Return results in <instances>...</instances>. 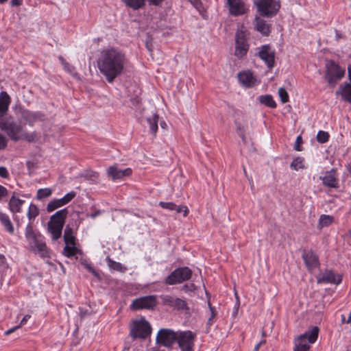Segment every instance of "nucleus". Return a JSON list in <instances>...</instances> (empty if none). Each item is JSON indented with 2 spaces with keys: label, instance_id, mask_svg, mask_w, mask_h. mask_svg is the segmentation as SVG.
<instances>
[{
  "label": "nucleus",
  "instance_id": "nucleus-37",
  "mask_svg": "<svg viewBox=\"0 0 351 351\" xmlns=\"http://www.w3.org/2000/svg\"><path fill=\"white\" fill-rule=\"evenodd\" d=\"M304 159L302 157H297L291 163V168L295 171H298L304 168Z\"/></svg>",
  "mask_w": 351,
  "mask_h": 351
},
{
  "label": "nucleus",
  "instance_id": "nucleus-54",
  "mask_svg": "<svg viewBox=\"0 0 351 351\" xmlns=\"http://www.w3.org/2000/svg\"><path fill=\"white\" fill-rule=\"evenodd\" d=\"M101 210H98L97 211H95V213H91V214H88L87 216L92 218V219H94L97 216L101 214Z\"/></svg>",
  "mask_w": 351,
  "mask_h": 351
},
{
  "label": "nucleus",
  "instance_id": "nucleus-49",
  "mask_svg": "<svg viewBox=\"0 0 351 351\" xmlns=\"http://www.w3.org/2000/svg\"><path fill=\"white\" fill-rule=\"evenodd\" d=\"M84 266L88 271H89L90 273H92L94 276H98L97 272L96 271V270L93 268V267L91 265L88 264V263H84Z\"/></svg>",
  "mask_w": 351,
  "mask_h": 351
},
{
  "label": "nucleus",
  "instance_id": "nucleus-47",
  "mask_svg": "<svg viewBox=\"0 0 351 351\" xmlns=\"http://www.w3.org/2000/svg\"><path fill=\"white\" fill-rule=\"evenodd\" d=\"M8 140L7 138L0 133V151L4 149L7 147Z\"/></svg>",
  "mask_w": 351,
  "mask_h": 351
},
{
  "label": "nucleus",
  "instance_id": "nucleus-51",
  "mask_svg": "<svg viewBox=\"0 0 351 351\" xmlns=\"http://www.w3.org/2000/svg\"><path fill=\"white\" fill-rule=\"evenodd\" d=\"M8 194V190L5 187L0 185V200L2 197L6 196Z\"/></svg>",
  "mask_w": 351,
  "mask_h": 351
},
{
  "label": "nucleus",
  "instance_id": "nucleus-39",
  "mask_svg": "<svg viewBox=\"0 0 351 351\" xmlns=\"http://www.w3.org/2000/svg\"><path fill=\"white\" fill-rule=\"evenodd\" d=\"M52 191L49 188L40 189L37 191L36 198L43 199L51 195Z\"/></svg>",
  "mask_w": 351,
  "mask_h": 351
},
{
  "label": "nucleus",
  "instance_id": "nucleus-18",
  "mask_svg": "<svg viewBox=\"0 0 351 351\" xmlns=\"http://www.w3.org/2000/svg\"><path fill=\"white\" fill-rule=\"evenodd\" d=\"M164 305L169 306L178 310L188 309L187 304L185 300L176 298L171 295H163L161 297Z\"/></svg>",
  "mask_w": 351,
  "mask_h": 351
},
{
  "label": "nucleus",
  "instance_id": "nucleus-12",
  "mask_svg": "<svg viewBox=\"0 0 351 351\" xmlns=\"http://www.w3.org/2000/svg\"><path fill=\"white\" fill-rule=\"evenodd\" d=\"M157 305L156 296L147 295L141 297L133 300L130 304V308L132 310L140 309H154Z\"/></svg>",
  "mask_w": 351,
  "mask_h": 351
},
{
  "label": "nucleus",
  "instance_id": "nucleus-59",
  "mask_svg": "<svg viewBox=\"0 0 351 351\" xmlns=\"http://www.w3.org/2000/svg\"><path fill=\"white\" fill-rule=\"evenodd\" d=\"M58 200V202H59L60 206H63L64 205H66V204L65 203V202L64 201V199L62 198H60V199H56Z\"/></svg>",
  "mask_w": 351,
  "mask_h": 351
},
{
  "label": "nucleus",
  "instance_id": "nucleus-6",
  "mask_svg": "<svg viewBox=\"0 0 351 351\" xmlns=\"http://www.w3.org/2000/svg\"><path fill=\"white\" fill-rule=\"evenodd\" d=\"M254 4L259 14L263 16H275L280 8V0H254Z\"/></svg>",
  "mask_w": 351,
  "mask_h": 351
},
{
  "label": "nucleus",
  "instance_id": "nucleus-61",
  "mask_svg": "<svg viewBox=\"0 0 351 351\" xmlns=\"http://www.w3.org/2000/svg\"><path fill=\"white\" fill-rule=\"evenodd\" d=\"M341 324L346 323V317L344 315H341Z\"/></svg>",
  "mask_w": 351,
  "mask_h": 351
},
{
  "label": "nucleus",
  "instance_id": "nucleus-19",
  "mask_svg": "<svg viewBox=\"0 0 351 351\" xmlns=\"http://www.w3.org/2000/svg\"><path fill=\"white\" fill-rule=\"evenodd\" d=\"M132 169L130 168H126L124 169L119 168L117 165H114L109 167L107 170V176L112 180L121 179L125 176H129L132 174Z\"/></svg>",
  "mask_w": 351,
  "mask_h": 351
},
{
  "label": "nucleus",
  "instance_id": "nucleus-20",
  "mask_svg": "<svg viewBox=\"0 0 351 351\" xmlns=\"http://www.w3.org/2000/svg\"><path fill=\"white\" fill-rule=\"evenodd\" d=\"M302 258L308 269L310 271L313 270L319 265L317 256L312 250H304Z\"/></svg>",
  "mask_w": 351,
  "mask_h": 351
},
{
  "label": "nucleus",
  "instance_id": "nucleus-21",
  "mask_svg": "<svg viewBox=\"0 0 351 351\" xmlns=\"http://www.w3.org/2000/svg\"><path fill=\"white\" fill-rule=\"evenodd\" d=\"M239 82L245 87L250 88L254 86L257 80L250 71H244L238 74Z\"/></svg>",
  "mask_w": 351,
  "mask_h": 351
},
{
  "label": "nucleus",
  "instance_id": "nucleus-4",
  "mask_svg": "<svg viewBox=\"0 0 351 351\" xmlns=\"http://www.w3.org/2000/svg\"><path fill=\"white\" fill-rule=\"evenodd\" d=\"M318 333L319 328L315 326L300 335L295 343L293 351H308L310 348L309 344L316 341Z\"/></svg>",
  "mask_w": 351,
  "mask_h": 351
},
{
  "label": "nucleus",
  "instance_id": "nucleus-58",
  "mask_svg": "<svg viewBox=\"0 0 351 351\" xmlns=\"http://www.w3.org/2000/svg\"><path fill=\"white\" fill-rule=\"evenodd\" d=\"M189 1H190L191 2V3H192L194 6H195L196 8H197V6H198L199 5H200V2H199V0H189Z\"/></svg>",
  "mask_w": 351,
  "mask_h": 351
},
{
  "label": "nucleus",
  "instance_id": "nucleus-24",
  "mask_svg": "<svg viewBox=\"0 0 351 351\" xmlns=\"http://www.w3.org/2000/svg\"><path fill=\"white\" fill-rule=\"evenodd\" d=\"M336 95H340L343 101L351 104V84L346 83L341 85L336 91Z\"/></svg>",
  "mask_w": 351,
  "mask_h": 351
},
{
  "label": "nucleus",
  "instance_id": "nucleus-22",
  "mask_svg": "<svg viewBox=\"0 0 351 351\" xmlns=\"http://www.w3.org/2000/svg\"><path fill=\"white\" fill-rule=\"evenodd\" d=\"M22 118L29 125L32 126L36 122L43 121L45 115L40 112L24 110L22 112Z\"/></svg>",
  "mask_w": 351,
  "mask_h": 351
},
{
  "label": "nucleus",
  "instance_id": "nucleus-33",
  "mask_svg": "<svg viewBox=\"0 0 351 351\" xmlns=\"http://www.w3.org/2000/svg\"><path fill=\"white\" fill-rule=\"evenodd\" d=\"M108 265L110 269H113L114 271H120L124 273L127 270V267L123 265L121 263L119 262H116L110 258L106 259Z\"/></svg>",
  "mask_w": 351,
  "mask_h": 351
},
{
  "label": "nucleus",
  "instance_id": "nucleus-1",
  "mask_svg": "<svg viewBox=\"0 0 351 351\" xmlns=\"http://www.w3.org/2000/svg\"><path fill=\"white\" fill-rule=\"evenodd\" d=\"M97 67L108 83L123 74L128 60L126 55L120 49L110 47L103 49L97 59Z\"/></svg>",
  "mask_w": 351,
  "mask_h": 351
},
{
  "label": "nucleus",
  "instance_id": "nucleus-50",
  "mask_svg": "<svg viewBox=\"0 0 351 351\" xmlns=\"http://www.w3.org/2000/svg\"><path fill=\"white\" fill-rule=\"evenodd\" d=\"M9 176L8 169L5 167H0V177L7 178Z\"/></svg>",
  "mask_w": 351,
  "mask_h": 351
},
{
  "label": "nucleus",
  "instance_id": "nucleus-46",
  "mask_svg": "<svg viewBox=\"0 0 351 351\" xmlns=\"http://www.w3.org/2000/svg\"><path fill=\"white\" fill-rule=\"evenodd\" d=\"M76 195L75 192L71 191L68 193H66L64 197H62V199L65 202V203L67 204L69 202H70Z\"/></svg>",
  "mask_w": 351,
  "mask_h": 351
},
{
  "label": "nucleus",
  "instance_id": "nucleus-2",
  "mask_svg": "<svg viewBox=\"0 0 351 351\" xmlns=\"http://www.w3.org/2000/svg\"><path fill=\"white\" fill-rule=\"evenodd\" d=\"M25 125L19 121H15L12 117L0 118V130L14 142L20 141L21 134Z\"/></svg>",
  "mask_w": 351,
  "mask_h": 351
},
{
  "label": "nucleus",
  "instance_id": "nucleus-43",
  "mask_svg": "<svg viewBox=\"0 0 351 351\" xmlns=\"http://www.w3.org/2000/svg\"><path fill=\"white\" fill-rule=\"evenodd\" d=\"M278 93L280 100L283 104L289 101V95L285 88L280 87L278 89Z\"/></svg>",
  "mask_w": 351,
  "mask_h": 351
},
{
  "label": "nucleus",
  "instance_id": "nucleus-27",
  "mask_svg": "<svg viewBox=\"0 0 351 351\" xmlns=\"http://www.w3.org/2000/svg\"><path fill=\"white\" fill-rule=\"evenodd\" d=\"M256 28L263 36H268L270 33V26L266 21L260 17H256Z\"/></svg>",
  "mask_w": 351,
  "mask_h": 351
},
{
  "label": "nucleus",
  "instance_id": "nucleus-60",
  "mask_svg": "<svg viewBox=\"0 0 351 351\" xmlns=\"http://www.w3.org/2000/svg\"><path fill=\"white\" fill-rule=\"evenodd\" d=\"M348 79L351 82V66H348Z\"/></svg>",
  "mask_w": 351,
  "mask_h": 351
},
{
  "label": "nucleus",
  "instance_id": "nucleus-57",
  "mask_svg": "<svg viewBox=\"0 0 351 351\" xmlns=\"http://www.w3.org/2000/svg\"><path fill=\"white\" fill-rule=\"evenodd\" d=\"M11 4L13 6H19L22 4V0H12Z\"/></svg>",
  "mask_w": 351,
  "mask_h": 351
},
{
  "label": "nucleus",
  "instance_id": "nucleus-31",
  "mask_svg": "<svg viewBox=\"0 0 351 351\" xmlns=\"http://www.w3.org/2000/svg\"><path fill=\"white\" fill-rule=\"evenodd\" d=\"M25 236L28 243V245L35 241L37 239L40 237L36 236L33 230V227L30 223H28L25 228Z\"/></svg>",
  "mask_w": 351,
  "mask_h": 351
},
{
  "label": "nucleus",
  "instance_id": "nucleus-34",
  "mask_svg": "<svg viewBox=\"0 0 351 351\" xmlns=\"http://www.w3.org/2000/svg\"><path fill=\"white\" fill-rule=\"evenodd\" d=\"M128 7L137 10L145 5V0H121Z\"/></svg>",
  "mask_w": 351,
  "mask_h": 351
},
{
  "label": "nucleus",
  "instance_id": "nucleus-38",
  "mask_svg": "<svg viewBox=\"0 0 351 351\" xmlns=\"http://www.w3.org/2000/svg\"><path fill=\"white\" fill-rule=\"evenodd\" d=\"M39 213V210L38 207L34 204H31L29 206L28 212H27V217L29 221L34 220Z\"/></svg>",
  "mask_w": 351,
  "mask_h": 351
},
{
  "label": "nucleus",
  "instance_id": "nucleus-48",
  "mask_svg": "<svg viewBox=\"0 0 351 351\" xmlns=\"http://www.w3.org/2000/svg\"><path fill=\"white\" fill-rule=\"evenodd\" d=\"M302 143V138L301 136H298L296 138V140H295V145H294V149L296 151H301L302 150V148H301V146H300V144Z\"/></svg>",
  "mask_w": 351,
  "mask_h": 351
},
{
  "label": "nucleus",
  "instance_id": "nucleus-40",
  "mask_svg": "<svg viewBox=\"0 0 351 351\" xmlns=\"http://www.w3.org/2000/svg\"><path fill=\"white\" fill-rule=\"evenodd\" d=\"M64 254L67 257H71L76 254L77 248L75 244H66L64 247Z\"/></svg>",
  "mask_w": 351,
  "mask_h": 351
},
{
  "label": "nucleus",
  "instance_id": "nucleus-17",
  "mask_svg": "<svg viewBox=\"0 0 351 351\" xmlns=\"http://www.w3.org/2000/svg\"><path fill=\"white\" fill-rule=\"evenodd\" d=\"M226 5L230 14L234 16L243 15L247 11L243 0H227Z\"/></svg>",
  "mask_w": 351,
  "mask_h": 351
},
{
  "label": "nucleus",
  "instance_id": "nucleus-7",
  "mask_svg": "<svg viewBox=\"0 0 351 351\" xmlns=\"http://www.w3.org/2000/svg\"><path fill=\"white\" fill-rule=\"evenodd\" d=\"M192 271L188 267H179L173 270L165 280V284L174 285L189 280Z\"/></svg>",
  "mask_w": 351,
  "mask_h": 351
},
{
  "label": "nucleus",
  "instance_id": "nucleus-28",
  "mask_svg": "<svg viewBox=\"0 0 351 351\" xmlns=\"http://www.w3.org/2000/svg\"><path fill=\"white\" fill-rule=\"evenodd\" d=\"M0 222L10 234L14 233V226L7 214L0 212Z\"/></svg>",
  "mask_w": 351,
  "mask_h": 351
},
{
  "label": "nucleus",
  "instance_id": "nucleus-25",
  "mask_svg": "<svg viewBox=\"0 0 351 351\" xmlns=\"http://www.w3.org/2000/svg\"><path fill=\"white\" fill-rule=\"evenodd\" d=\"M24 203L25 200L16 197L15 193H14L8 203L9 209L12 213H21V207Z\"/></svg>",
  "mask_w": 351,
  "mask_h": 351
},
{
  "label": "nucleus",
  "instance_id": "nucleus-30",
  "mask_svg": "<svg viewBox=\"0 0 351 351\" xmlns=\"http://www.w3.org/2000/svg\"><path fill=\"white\" fill-rule=\"evenodd\" d=\"M258 101L271 108H276V103L271 95H261L258 98Z\"/></svg>",
  "mask_w": 351,
  "mask_h": 351
},
{
  "label": "nucleus",
  "instance_id": "nucleus-14",
  "mask_svg": "<svg viewBox=\"0 0 351 351\" xmlns=\"http://www.w3.org/2000/svg\"><path fill=\"white\" fill-rule=\"evenodd\" d=\"M320 180L323 185L330 189H337L339 187L338 173L336 169H331L327 171Z\"/></svg>",
  "mask_w": 351,
  "mask_h": 351
},
{
  "label": "nucleus",
  "instance_id": "nucleus-62",
  "mask_svg": "<svg viewBox=\"0 0 351 351\" xmlns=\"http://www.w3.org/2000/svg\"><path fill=\"white\" fill-rule=\"evenodd\" d=\"M4 260H5L4 256L0 254V265L3 264Z\"/></svg>",
  "mask_w": 351,
  "mask_h": 351
},
{
  "label": "nucleus",
  "instance_id": "nucleus-64",
  "mask_svg": "<svg viewBox=\"0 0 351 351\" xmlns=\"http://www.w3.org/2000/svg\"><path fill=\"white\" fill-rule=\"evenodd\" d=\"M160 126L162 128H165V126H166V123L165 121H162L160 123Z\"/></svg>",
  "mask_w": 351,
  "mask_h": 351
},
{
  "label": "nucleus",
  "instance_id": "nucleus-63",
  "mask_svg": "<svg viewBox=\"0 0 351 351\" xmlns=\"http://www.w3.org/2000/svg\"><path fill=\"white\" fill-rule=\"evenodd\" d=\"M347 170L351 176V160H350V162L347 166Z\"/></svg>",
  "mask_w": 351,
  "mask_h": 351
},
{
  "label": "nucleus",
  "instance_id": "nucleus-35",
  "mask_svg": "<svg viewBox=\"0 0 351 351\" xmlns=\"http://www.w3.org/2000/svg\"><path fill=\"white\" fill-rule=\"evenodd\" d=\"M38 137L37 134L35 132H33L32 133H27L25 132V130H23L22 134H21V140H25L27 141L29 143H33L36 141H38Z\"/></svg>",
  "mask_w": 351,
  "mask_h": 351
},
{
  "label": "nucleus",
  "instance_id": "nucleus-29",
  "mask_svg": "<svg viewBox=\"0 0 351 351\" xmlns=\"http://www.w3.org/2000/svg\"><path fill=\"white\" fill-rule=\"evenodd\" d=\"M158 119L159 117L157 113L153 114L152 117L147 119V122L148 123L149 127V132L154 136H156L158 131Z\"/></svg>",
  "mask_w": 351,
  "mask_h": 351
},
{
  "label": "nucleus",
  "instance_id": "nucleus-32",
  "mask_svg": "<svg viewBox=\"0 0 351 351\" xmlns=\"http://www.w3.org/2000/svg\"><path fill=\"white\" fill-rule=\"evenodd\" d=\"M64 241L65 244H75V237L71 228L66 226L64 232Z\"/></svg>",
  "mask_w": 351,
  "mask_h": 351
},
{
  "label": "nucleus",
  "instance_id": "nucleus-41",
  "mask_svg": "<svg viewBox=\"0 0 351 351\" xmlns=\"http://www.w3.org/2000/svg\"><path fill=\"white\" fill-rule=\"evenodd\" d=\"M208 305L210 311V316L208 319L207 325L210 326L214 324L215 319L217 316V312L215 307L212 306L210 302H208Z\"/></svg>",
  "mask_w": 351,
  "mask_h": 351
},
{
  "label": "nucleus",
  "instance_id": "nucleus-3",
  "mask_svg": "<svg viewBox=\"0 0 351 351\" xmlns=\"http://www.w3.org/2000/svg\"><path fill=\"white\" fill-rule=\"evenodd\" d=\"M68 213L67 208H65L51 216L48 222V230L51 233L53 240H58L61 237Z\"/></svg>",
  "mask_w": 351,
  "mask_h": 351
},
{
  "label": "nucleus",
  "instance_id": "nucleus-26",
  "mask_svg": "<svg viewBox=\"0 0 351 351\" xmlns=\"http://www.w3.org/2000/svg\"><path fill=\"white\" fill-rule=\"evenodd\" d=\"M10 104V96L6 92H1L0 93V117L6 113L8 110Z\"/></svg>",
  "mask_w": 351,
  "mask_h": 351
},
{
  "label": "nucleus",
  "instance_id": "nucleus-23",
  "mask_svg": "<svg viewBox=\"0 0 351 351\" xmlns=\"http://www.w3.org/2000/svg\"><path fill=\"white\" fill-rule=\"evenodd\" d=\"M159 206L164 209L176 210L177 213H183L184 217L189 213V209L186 206H177L173 202H160Z\"/></svg>",
  "mask_w": 351,
  "mask_h": 351
},
{
  "label": "nucleus",
  "instance_id": "nucleus-13",
  "mask_svg": "<svg viewBox=\"0 0 351 351\" xmlns=\"http://www.w3.org/2000/svg\"><path fill=\"white\" fill-rule=\"evenodd\" d=\"M259 58L263 60L269 69L274 66L275 52L269 45H264L260 47Z\"/></svg>",
  "mask_w": 351,
  "mask_h": 351
},
{
  "label": "nucleus",
  "instance_id": "nucleus-10",
  "mask_svg": "<svg viewBox=\"0 0 351 351\" xmlns=\"http://www.w3.org/2000/svg\"><path fill=\"white\" fill-rule=\"evenodd\" d=\"M178 332L169 328L160 329L156 335V342L158 345L171 348L176 341Z\"/></svg>",
  "mask_w": 351,
  "mask_h": 351
},
{
  "label": "nucleus",
  "instance_id": "nucleus-16",
  "mask_svg": "<svg viewBox=\"0 0 351 351\" xmlns=\"http://www.w3.org/2000/svg\"><path fill=\"white\" fill-rule=\"evenodd\" d=\"M342 278L340 275L335 274L332 270H326L322 272L317 278L318 284L330 283L339 285L341 282Z\"/></svg>",
  "mask_w": 351,
  "mask_h": 351
},
{
  "label": "nucleus",
  "instance_id": "nucleus-44",
  "mask_svg": "<svg viewBox=\"0 0 351 351\" xmlns=\"http://www.w3.org/2000/svg\"><path fill=\"white\" fill-rule=\"evenodd\" d=\"M61 207L57 199L50 201L47 206V210L51 213L57 208Z\"/></svg>",
  "mask_w": 351,
  "mask_h": 351
},
{
  "label": "nucleus",
  "instance_id": "nucleus-11",
  "mask_svg": "<svg viewBox=\"0 0 351 351\" xmlns=\"http://www.w3.org/2000/svg\"><path fill=\"white\" fill-rule=\"evenodd\" d=\"M249 49L246 34L242 29H239L235 35V51L234 55L238 58H242L246 56Z\"/></svg>",
  "mask_w": 351,
  "mask_h": 351
},
{
  "label": "nucleus",
  "instance_id": "nucleus-53",
  "mask_svg": "<svg viewBox=\"0 0 351 351\" xmlns=\"http://www.w3.org/2000/svg\"><path fill=\"white\" fill-rule=\"evenodd\" d=\"M31 316L29 315H25L23 318L22 319V320L21 321V323L19 326H20V327L24 324H26V322L30 319Z\"/></svg>",
  "mask_w": 351,
  "mask_h": 351
},
{
  "label": "nucleus",
  "instance_id": "nucleus-52",
  "mask_svg": "<svg viewBox=\"0 0 351 351\" xmlns=\"http://www.w3.org/2000/svg\"><path fill=\"white\" fill-rule=\"evenodd\" d=\"M149 3V4L158 6L162 4L164 0H147Z\"/></svg>",
  "mask_w": 351,
  "mask_h": 351
},
{
  "label": "nucleus",
  "instance_id": "nucleus-45",
  "mask_svg": "<svg viewBox=\"0 0 351 351\" xmlns=\"http://www.w3.org/2000/svg\"><path fill=\"white\" fill-rule=\"evenodd\" d=\"M60 60L62 64L63 65L64 69L66 70L69 73L73 74V71H74V67L73 66H71L70 64H69L68 62H66L62 57H60Z\"/></svg>",
  "mask_w": 351,
  "mask_h": 351
},
{
  "label": "nucleus",
  "instance_id": "nucleus-36",
  "mask_svg": "<svg viewBox=\"0 0 351 351\" xmlns=\"http://www.w3.org/2000/svg\"><path fill=\"white\" fill-rule=\"evenodd\" d=\"M333 221V217L330 215H322L319 219V226L322 228L330 226Z\"/></svg>",
  "mask_w": 351,
  "mask_h": 351
},
{
  "label": "nucleus",
  "instance_id": "nucleus-8",
  "mask_svg": "<svg viewBox=\"0 0 351 351\" xmlns=\"http://www.w3.org/2000/svg\"><path fill=\"white\" fill-rule=\"evenodd\" d=\"M196 333L191 330L178 331L176 342L181 351H195Z\"/></svg>",
  "mask_w": 351,
  "mask_h": 351
},
{
  "label": "nucleus",
  "instance_id": "nucleus-55",
  "mask_svg": "<svg viewBox=\"0 0 351 351\" xmlns=\"http://www.w3.org/2000/svg\"><path fill=\"white\" fill-rule=\"evenodd\" d=\"M20 328V326H15V327H13V328H10V329H9V330H6V331L4 332V334H5V335H10V333L13 332L14 331H15L17 328Z\"/></svg>",
  "mask_w": 351,
  "mask_h": 351
},
{
  "label": "nucleus",
  "instance_id": "nucleus-56",
  "mask_svg": "<svg viewBox=\"0 0 351 351\" xmlns=\"http://www.w3.org/2000/svg\"><path fill=\"white\" fill-rule=\"evenodd\" d=\"M265 343V340H261L260 342H258L254 347V351H258L259 350V348L261 346V345H263V343Z\"/></svg>",
  "mask_w": 351,
  "mask_h": 351
},
{
  "label": "nucleus",
  "instance_id": "nucleus-5",
  "mask_svg": "<svg viewBox=\"0 0 351 351\" xmlns=\"http://www.w3.org/2000/svg\"><path fill=\"white\" fill-rule=\"evenodd\" d=\"M345 75V69L333 60H329L326 64L325 79L329 85L334 87Z\"/></svg>",
  "mask_w": 351,
  "mask_h": 351
},
{
  "label": "nucleus",
  "instance_id": "nucleus-42",
  "mask_svg": "<svg viewBox=\"0 0 351 351\" xmlns=\"http://www.w3.org/2000/svg\"><path fill=\"white\" fill-rule=\"evenodd\" d=\"M329 139V134L327 132L319 130L317 134V140L319 143H326Z\"/></svg>",
  "mask_w": 351,
  "mask_h": 351
},
{
  "label": "nucleus",
  "instance_id": "nucleus-9",
  "mask_svg": "<svg viewBox=\"0 0 351 351\" xmlns=\"http://www.w3.org/2000/svg\"><path fill=\"white\" fill-rule=\"evenodd\" d=\"M151 326L144 319L134 321L130 330V335L133 338L145 339L151 335Z\"/></svg>",
  "mask_w": 351,
  "mask_h": 351
},
{
  "label": "nucleus",
  "instance_id": "nucleus-15",
  "mask_svg": "<svg viewBox=\"0 0 351 351\" xmlns=\"http://www.w3.org/2000/svg\"><path fill=\"white\" fill-rule=\"evenodd\" d=\"M29 246L32 251L37 253L41 258L50 257V250L42 238L39 237L35 241L30 243Z\"/></svg>",
  "mask_w": 351,
  "mask_h": 351
}]
</instances>
